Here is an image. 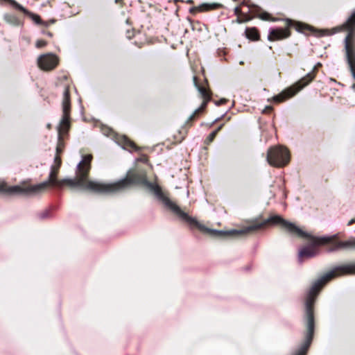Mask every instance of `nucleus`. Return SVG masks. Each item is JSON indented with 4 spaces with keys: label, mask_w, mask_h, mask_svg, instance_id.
Listing matches in <instances>:
<instances>
[{
    "label": "nucleus",
    "mask_w": 355,
    "mask_h": 355,
    "mask_svg": "<svg viewBox=\"0 0 355 355\" xmlns=\"http://www.w3.org/2000/svg\"><path fill=\"white\" fill-rule=\"evenodd\" d=\"M280 225L282 228L286 230L290 234L308 239L309 243L299 250L298 259L300 262L304 259L315 257L319 254L318 247L326 243L330 244L329 251H336L339 250H352L355 249V238L349 239L344 241H339L336 239V236L315 237L312 236L302 229L297 227L294 223L284 220L280 216L275 215L270 216L268 219L262 223H258L248 226L242 230H232L230 231H217L206 228L194 219V221L189 223L195 225L200 230L210 232L218 236L237 235L243 234L252 231L259 230L268 223ZM347 274H355V264L343 265L333 268L329 272L324 275L318 279L311 286L306 299V320L307 327V334L306 340L302 347L293 355H306L308 348L311 343L314 331V318L313 312V304L315 299L322 288V287L331 279Z\"/></svg>",
    "instance_id": "nucleus-1"
},
{
    "label": "nucleus",
    "mask_w": 355,
    "mask_h": 355,
    "mask_svg": "<svg viewBox=\"0 0 355 355\" xmlns=\"http://www.w3.org/2000/svg\"><path fill=\"white\" fill-rule=\"evenodd\" d=\"M92 159L91 155H86L77 166L76 175L74 179L65 178L61 180L57 179V175L61 166V159L58 156L54 159V163L51 166V171L47 181L38 184L27 187L11 186L9 187L6 182L0 180V192L10 195H30L37 194L44 191L49 187H56L62 188L68 186L71 188L78 187L82 189L89 190L93 192L102 193H114L121 191L133 184H141L150 189L163 204L182 219L188 223L194 221L187 213L181 209L168 196H166L161 188L155 184L149 182L146 174L135 173L128 172L127 177L116 182L105 184L97 181L89 180L87 178L90 170V163Z\"/></svg>",
    "instance_id": "nucleus-2"
},
{
    "label": "nucleus",
    "mask_w": 355,
    "mask_h": 355,
    "mask_svg": "<svg viewBox=\"0 0 355 355\" xmlns=\"http://www.w3.org/2000/svg\"><path fill=\"white\" fill-rule=\"evenodd\" d=\"M62 117L60 125L58 128V142L56 147V155L55 158L58 156L59 158V153H60L64 148V143L62 139L64 136L67 133L69 127H70V110H71V104H70V98L69 94V89L68 87H65L63 92V98H62Z\"/></svg>",
    "instance_id": "nucleus-3"
},
{
    "label": "nucleus",
    "mask_w": 355,
    "mask_h": 355,
    "mask_svg": "<svg viewBox=\"0 0 355 355\" xmlns=\"http://www.w3.org/2000/svg\"><path fill=\"white\" fill-rule=\"evenodd\" d=\"M266 159L270 166L284 167L290 161V154L288 149L283 146H272L267 151Z\"/></svg>",
    "instance_id": "nucleus-4"
},
{
    "label": "nucleus",
    "mask_w": 355,
    "mask_h": 355,
    "mask_svg": "<svg viewBox=\"0 0 355 355\" xmlns=\"http://www.w3.org/2000/svg\"><path fill=\"white\" fill-rule=\"evenodd\" d=\"M314 78L313 72L308 73L305 77L300 80L292 87H290L283 91L279 94L275 96L272 101L275 103H281L292 96L301 90L304 87L307 85Z\"/></svg>",
    "instance_id": "nucleus-5"
},
{
    "label": "nucleus",
    "mask_w": 355,
    "mask_h": 355,
    "mask_svg": "<svg viewBox=\"0 0 355 355\" xmlns=\"http://www.w3.org/2000/svg\"><path fill=\"white\" fill-rule=\"evenodd\" d=\"M345 48L347 60L355 79V40L352 38V33L345 39Z\"/></svg>",
    "instance_id": "nucleus-6"
},
{
    "label": "nucleus",
    "mask_w": 355,
    "mask_h": 355,
    "mask_svg": "<svg viewBox=\"0 0 355 355\" xmlns=\"http://www.w3.org/2000/svg\"><path fill=\"white\" fill-rule=\"evenodd\" d=\"M58 64V58L53 53H46L40 55L37 59V64L42 70H51Z\"/></svg>",
    "instance_id": "nucleus-7"
},
{
    "label": "nucleus",
    "mask_w": 355,
    "mask_h": 355,
    "mask_svg": "<svg viewBox=\"0 0 355 355\" xmlns=\"http://www.w3.org/2000/svg\"><path fill=\"white\" fill-rule=\"evenodd\" d=\"M290 35L288 28H279L271 29L269 31L268 40L270 41L286 38Z\"/></svg>",
    "instance_id": "nucleus-8"
},
{
    "label": "nucleus",
    "mask_w": 355,
    "mask_h": 355,
    "mask_svg": "<svg viewBox=\"0 0 355 355\" xmlns=\"http://www.w3.org/2000/svg\"><path fill=\"white\" fill-rule=\"evenodd\" d=\"M198 89L202 98H203V102H202L201 106L196 110L195 114L202 111L205 109V107H206L207 103L211 99V96L209 95V92L205 87L198 86Z\"/></svg>",
    "instance_id": "nucleus-9"
},
{
    "label": "nucleus",
    "mask_w": 355,
    "mask_h": 355,
    "mask_svg": "<svg viewBox=\"0 0 355 355\" xmlns=\"http://www.w3.org/2000/svg\"><path fill=\"white\" fill-rule=\"evenodd\" d=\"M346 30L348 31V34L346 37H347L350 33L352 35V38L354 37V28H355V12L352 14L351 17L348 19L345 24L343 26Z\"/></svg>",
    "instance_id": "nucleus-10"
},
{
    "label": "nucleus",
    "mask_w": 355,
    "mask_h": 355,
    "mask_svg": "<svg viewBox=\"0 0 355 355\" xmlns=\"http://www.w3.org/2000/svg\"><path fill=\"white\" fill-rule=\"evenodd\" d=\"M220 7V5L218 3H202L198 7L194 8L191 10V11L193 10H196L200 12L207 11L211 10H215Z\"/></svg>",
    "instance_id": "nucleus-11"
},
{
    "label": "nucleus",
    "mask_w": 355,
    "mask_h": 355,
    "mask_svg": "<svg viewBox=\"0 0 355 355\" xmlns=\"http://www.w3.org/2000/svg\"><path fill=\"white\" fill-rule=\"evenodd\" d=\"M245 34L248 38L256 40L259 38V33L255 28H248L245 31Z\"/></svg>",
    "instance_id": "nucleus-12"
},
{
    "label": "nucleus",
    "mask_w": 355,
    "mask_h": 355,
    "mask_svg": "<svg viewBox=\"0 0 355 355\" xmlns=\"http://www.w3.org/2000/svg\"><path fill=\"white\" fill-rule=\"evenodd\" d=\"M29 15L31 19L37 24H44L47 26L49 24H53L55 22V20H51L49 22H43L39 15L33 13H30Z\"/></svg>",
    "instance_id": "nucleus-13"
},
{
    "label": "nucleus",
    "mask_w": 355,
    "mask_h": 355,
    "mask_svg": "<svg viewBox=\"0 0 355 355\" xmlns=\"http://www.w3.org/2000/svg\"><path fill=\"white\" fill-rule=\"evenodd\" d=\"M251 19V17H250L248 15L241 13V15H239V18H237L236 21L239 23H243L248 21Z\"/></svg>",
    "instance_id": "nucleus-14"
},
{
    "label": "nucleus",
    "mask_w": 355,
    "mask_h": 355,
    "mask_svg": "<svg viewBox=\"0 0 355 355\" xmlns=\"http://www.w3.org/2000/svg\"><path fill=\"white\" fill-rule=\"evenodd\" d=\"M222 126L220 125L218 127L215 131L212 132L209 137H207V139L209 142L212 141L214 137H216L218 132L221 129Z\"/></svg>",
    "instance_id": "nucleus-15"
},
{
    "label": "nucleus",
    "mask_w": 355,
    "mask_h": 355,
    "mask_svg": "<svg viewBox=\"0 0 355 355\" xmlns=\"http://www.w3.org/2000/svg\"><path fill=\"white\" fill-rule=\"evenodd\" d=\"M46 45V42L43 40H39L36 42L35 46L37 48H42Z\"/></svg>",
    "instance_id": "nucleus-16"
},
{
    "label": "nucleus",
    "mask_w": 355,
    "mask_h": 355,
    "mask_svg": "<svg viewBox=\"0 0 355 355\" xmlns=\"http://www.w3.org/2000/svg\"><path fill=\"white\" fill-rule=\"evenodd\" d=\"M259 18L263 20H270L271 19L270 15L267 12H263V13L260 14Z\"/></svg>",
    "instance_id": "nucleus-17"
},
{
    "label": "nucleus",
    "mask_w": 355,
    "mask_h": 355,
    "mask_svg": "<svg viewBox=\"0 0 355 355\" xmlns=\"http://www.w3.org/2000/svg\"><path fill=\"white\" fill-rule=\"evenodd\" d=\"M234 13L237 16V18H239V15H241L242 13L241 9L240 7H236L234 8Z\"/></svg>",
    "instance_id": "nucleus-18"
},
{
    "label": "nucleus",
    "mask_w": 355,
    "mask_h": 355,
    "mask_svg": "<svg viewBox=\"0 0 355 355\" xmlns=\"http://www.w3.org/2000/svg\"><path fill=\"white\" fill-rule=\"evenodd\" d=\"M271 110H272V107L271 106H266L265 107V109L263 110V113H267V112H270Z\"/></svg>",
    "instance_id": "nucleus-19"
},
{
    "label": "nucleus",
    "mask_w": 355,
    "mask_h": 355,
    "mask_svg": "<svg viewBox=\"0 0 355 355\" xmlns=\"http://www.w3.org/2000/svg\"><path fill=\"white\" fill-rule=\"evenodd\" d=\"M225 102H226V100H225V99H221V100H220L219 101L216 102V104L217 105H221V104L225 103Z\"/></svg>",
    "instance_id": "nucleus-20"
},
{
    "label": "nucleus",
    "mask_w": 355,
    "mask_h": 355,
    "mask_svg": "<svg viewBox=\"0 0 355 355\" xmlns=\"http://www.w3.org/2000/svg\"><path fill=\"white\" fill-rule=\"evenodd\" d=\"M125 142L127 143V144H128L131 147H134V146H135L131 141H128L126 139H125Z\"/></svg>",
    "instance_id": "nucleus-21"
},
{
    "label": "nucleus",
    "mask_w": 355,
    "mask_h": 355,
    "mask_svg": "<svg viewBox=\"0 0 355 355\" xmlns=\"http://www.w3.org/2000/svg\"><path fill=\"white\" fill-rule=\"evenodd\" d=\"M286 25L287 26H290L293 25V22L291 20L286 21Z\"/></svg>",
    "instance_id": "nucleus-22"
},
{
    "label": "nucleus",
    "mask_w": 355,
    "mask_h": 355,
    "mask_svg": "<svg viewBox=\"0 0 355 355\" xmlns=\"http://www.w3.org/2000/svg\"><path fill=\"white\" fill-rule=\"evenodd\" d=\"M355 222V218H353L351 220H349L347 223V225H352V223H354Z\"/></svg>",
    "instance_id": "nucleus-23"
},
{
    "label": "nucleus",
    "mask_w": 355,
    "mask_h": 355,
    "mask_svg": "<svg viewBox=\"0 0 355 355\" xmlns=\"http://www.w3.org/2000/svg\"><path fill=\"white\" fill-rule=\"evenodd\" d=\"M187 3H192L193 1L192 0H188V1H187Z\"/></svg>",
    "instance_id": "nucleus-24"
},
{
    "label": "nucleus",
    "mask_w": 355,
    "mask_h": 355,
    "mask_svg": "<svg viewBox=\"0 0 355 355\" xmlns=\"http://www.w3.org/2000/svg\"><path fill=\"white\" fill-rule=\"evenodd\" d=\"M352 87H353V88H354V89H355V85H353V86H352Z\"/></svg>",
    "instance_id": "nucleus-25"
}]
</instances>
